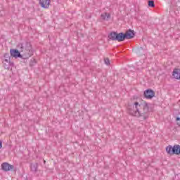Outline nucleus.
Instances as JSON below:
<instances>
[{
	"label": "nucleus",
	"instance_id": "f257e3e1",
	"mask_svg": "<svg viewBox=\"0 0 180 180\" xmlns=\"http://www.w3.org/2000/svg\"><path fill=\"white\" fill-rule=\"evenodd\" d=\"M128 112L131 116H136V117H143L146 120L148 117L147 113H148V104L147 103H139L135 102L133 106V109L128 108Z\"/></svg>",
	"mask_w": 180,
	"mask_h": 180
},
{
	"label": "nucleus",
	"instance_id": "f03ea898",
	"mask_svg": "<svg viewBox=\"0 0 180 180\" xmlns=\"http://www.w3.org/2000/svg\"><path fill=\"white\" fill-rule=\"evenodd\" d=\"M17 49L20 50V53H22L24 56H26L27 58H30L33 56V49L32 45L27 41L19 43L17 46Z\"/></svg>",
	"mask_w": 180,
	"mask_h": 180
},
{
	"label": "nucleus",
	"instance_id": "7ed1b4c3",
	"mask_svg": "<svg viewBox=\"0 0 180 180\" xmlns=\"http://www.w3.org/2000/svg\"><path fill=\"white\" fill-rule=\"evenodd\" d=\"M166 153L169 154V155H179L180 154V146L179 145H174L173 147L171 145H169L166 147Z\"/></svg>",
	"mask_w": 180,
	"mask_h": 180
},
{
	"label": "nucleus",
	"instance_id": "20e7f679",
	"mask_svg": "<svg viewBox=\"0 0 180 180\" xmlns=\"http://www.w3.org/2000/svg\"><path fill=\"white\" fill-rule=\"evenodd\" d=\"M10 54L12 57H15V58H22V60H27V56L24 55V53L20 54V52L17 49H11Z\"/></svg>",
	"mask_w": 180,
	"mask_h": 180
},
{
	"label": "nucleus",
	"instance_id": "39448f33",
	"mask_svg": "<svg viewBox=\"0 0 180 180\" xmlns=\"http://www.w3.org/2000/svg\"><path fill=\"white\" fill-rule=\"evenodd\" d=\"M143 95L146 99H153L155 96V93H154V91L151 89H148L144 91Z\"/></svg>",
	"mask_w": 180,
	"mask_h": 180
},
{
	"label": "nucleus",
	"instance_id": "423d86ee",
	"mask_svg": "<svg viewBox=\"0 0 180 180\" xmlns=\"http://www.w3.org/2000/svg\"><path fill=\"white\" fill-rule=\"evenodd\" d=\"M51 0H39V4L41 5V8L44 9L49 8L50 6Z\"/></svg>",
	"mask_w": 180,
	"mask_h": 180
},
{
	"label": "nucleus",
	"instance_id": "0eeeda50",
	"mask_svg": "<svg viewBox=\"0 0 180 180\" xmlns=\"http://www.w3.org/2000/svg\"><path fill=\"white\" fill-rule=\"evenodd\" d=\"M4 67L6 70H9L11 67H13L14 64L13 62L7 60H4L3 61Z\"/></svg>",
	"mask_w": 180,
	"mask_h": 180
},
{
	"label": "nucleus",
	"instance_id": "6e6552de",
	"mask_svg": "<svg viewBox=\"0 0 180 180\" xmlns=\"http://www.w3.org/2000/svg\"><path fill=\"white\" fill-rule=\"evenodd\" d=\"M12 168H13V167L8 162H4L1 165V169L6 172H8V171H11Z\"/></svg>",
	"mask_w": 180,
	"mask_h": 180
},
{
	"label": "nucleus",
	"instance_id": "1a4fd4ad",
	"mask_svg": "<svg viewBox=\"0 0 180 180\" xmlns=\"http://www.w3.org/2000/svg\"><path fill=\"white\" fill-rule=\"evenodd\" d=\"M125 39H130L134 37V31L131 30H129L125 32Z\"/></svg>",
	"mask_w": 180,
	"mask_h": 180
},
{
	"label": "nucleus",
	"instance_id": "9d476101",
	"mask_svg": "<svg viewBox=\"0 0 180 180\" xmlns=\"http://www.w3.org/2000/svg\"><path fill=\"white\" fill-rule=\"evenodd\" d=\"M124 40H126V35L124 33H117V41H124Z\"/></svg>",
	"mask_w": 180,
	"mask_h": 180
},
{
	"label": "nucleus",
	"instance_id": "9b49d317",
	"mask_svg": "<svg viewBox=\"0 0 180 180\" xmlns=\"http://www.w3.org/2000/svg\"><path fill=\"white\" fill-rule=\"evenodd\" d=\"M172 75L175 79H180V69H174L173 70Z\"/></svg>",
	"mask_w": 180,
	"mask_h": 180
},
{
	"label": "nucleus",
	"instance_id": "f8f14e48",
	"mask_svg": "<svg viewBox=\"0 0 180 180\" xmlns=\"http://www.w3.org/2000/svg\"><path fill=\"white\" fill-rule=\"evenodd\" d=\"M108 37L110 40L112 41H117V32H111L109 35Z\"/></svg>",
	"mask_w": 180,
	"mask_h": 180
},
{
	"label": "nucleus",
	"instance_id": "ddd939ff",
	"mask_svg": "<svg viewBox=\"0 0 180 180\" xmlns=\"http://www.w3.org/2000/svg\"><path fill=\"white\" fill-rule=\"evenodd\" d=\"M39 167V165L37 163H32L30 165V169L32 171V172H37V168Z\"/></svg>",
	"mask_w": 180,
	"mask_h": 180
},
{
	"label": "nucleus",
	"instance_id": "4468645a",
	"mask_svg": "<svg viewBox=\"0 0 180 180\" xmlns=\"http://www.w3.org/2000/svg\"><path fill=\"white\" fill-rule=\"evenodd\" d=\"M101 18L103 20H109L110 19V14L109 13H104L101 14Z\"/></svg>",
	"mask_w": 180,
	"mask_h": 180
},
{
	"label": "nucleus",
	"instance_id": "2eb2a0df",
	"mask_svg": "<svg viewBox=\"0 0 180 180\" xmlns=\"http://www.w3.org/2000/svg\"><path fill=\"white\" fill-rule=\"evenodd\" d=\"M148 5L150 8H154V6H155V4H154V1H153V0L148 1Z\"/></svg>",
	"mask_w": 180,
	"mask_h": 180
},
{
	"label": "nucleus",
	"instance_id": "dca6fc26",
	"mask_svg": "<svg viewBox=\"0 0 180 180\" xmlns=\"http://www.w3.org/2000/svg\"><path fill=\"white\" fill-rule=\"evenodd\" d=\"M4 57V60H8V61L11 60V56H9V53H5Z\"/></svg>",
	"mask_w": 180,
	"mask_h": 180
},
{
	"label": "nucleus",
	"instance_id": "f3484780",
	"mask_svg": "<svg viewBox=\"0 0 180 180\" xmlns=\"http://www.w3.org/2000/svg\"><path fill=\"white\" fill-rule=\"evenodd\" d=\"M104 63L106 65H110V60L108 58L104 59Z\"/></svg>",
	"mask_w": 180,
	"mask_h": 180
},
{
	"label": "nucleus",
	"instance_id": "a211bd4d",
	"mask_svg": "<svg viewBox=\"0 0 180 180\" xmlns=\"http://www.w3.org/2000/svg\"><path fill=\"white\" fill-rule=\"evenodd\" d=\"M2 148V141H0V149Z\"/></svg>",
	"mask_w": 180,
	"mask_h": 180
},
{
	"label": "nucleus",
	"instance_id": "6ab92c4d",
	"mask_svg": "<svg viewBox=\"0 0 180 180\" xmlns=\"http://www.w3.org/2000/svg\"><path fill=\"white\" fill-rule=\"evenodd\" d=\"M178 125L180 127V122H178Z\"/></svg>",
	"mask_w": 180,
	"mask_h": 180
},
{
	"label": "nucleus",
	"instance_id": "aec40b11",
	"mask_svg": "<svg viewBox=\"0 0 180 180\" xmlns=\"http://www.w3.org/2000/svg\"><path fill=\"white\" fill-rule=\"evenodd\" d=\"M44 162L46 163V160H44Z\"/></svg>",
	"mask_w": 180,
	"mask_h": 180
}]
</instances>
